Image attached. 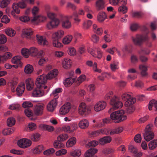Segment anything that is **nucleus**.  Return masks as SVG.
<instances>
[{"instance_id": "obj_1", "label": "nucleus", "mask_w": 157, "mask_h": 157, "mask_svg": "<svg viewBox=\"0 0 157 157\" xmlns=\"http://www.w3.org/2000/svg\"><path fill=\"white\" fill-rule=\"evenodd\" d=\"M47 79L45 75L43 74L38 77L36 81V87L33 90L32 95L34 97H39L43 96L49 90L48 86L45 85Z\"/></svg>"}, {"instance_id": "obj_2", "label": "nucleus", "mask_w": 157, "mask_h": 157, "mask_svg": "<svg viewBox=\"0 0 157 157\" xmlns=\"http://www.w3.org/2000/svg\"><path fill=\"white\" fill-rule=\"evenodd\" d=\"M124 112L121 110L112 113L110 115L111 119L115 123H118L126 119L127 117L124 115Z\"/></svg>"}, {"instance_id": "obj_3", "label": "nucleus", "mask_w": 157, "mask_h": 157, "mask_svg": "<svg viewBox=\"0 0 157 157\" xmlns=\"http://www.w3.org/2000/svg\"><path fill=\"white\" fill-rule=\"evenodd\" d=\"M60 19L61 22V25L63 28L69 29L71 27V23L69 19L71 18L72 16H68L63 14L59 15Z\"/></svg>"}, {"instance_id": "obj_4", "label": "nucleus", "mask_w": 157, "mask_h": 157, "mask_svg": "<svg viewBox=\"0 0 157 157\" xmlns=\"http://www.w3.org/2000/svg\"><path fill=\"white\" fill-rule=\"evenodd\" d=\"M78 111L79 115L86 116L90 113V109L85 103L82 102L79 104Z\"/></svg>"}, {"instance_id": "obj_5", "label": "nucleus", "mask_w": 157, "mask_h": 157, "mask_svg": "<svg viewBox=\"0 0 157 157\" xmlns=\"http://www.w3.org/2000/svg\"><path fill=\"white\" fill-rule=\"evenodd\" d=\"M60 24V20L57 18L52 19L46 25V28L48 30H51L57 28Z\"/></svg>"}, {"instance_id": "obj_6", "label": "nucleus", "mask_w": 157, "mask_h": 157, "mask_svg": "<svg viewBox=\"0 0 157 157\" xmlns=\"http://www.w3.org/2000/svg\"><path fill=\"white\" fill-rule=\"evenodd\" d=\"M143 135L144 139L147 141H149L154 138V134L151 131L149 125L146 126Z\"/></svg>"}, {"instance_id": "obj_7", "label": "nucleus", "mask_w": 157, "mask_h": 157, "mask_svg": "<svg viewBox=\"0 0 157 157\" xmlns=\"http://www.w3.org/2000/svg\"><path fill=\"white\" fill-rule=\"evenodd\" d=\"M44 105L40 103L34 106L33 108V114L36 116H40L43 114Z\"/></svg>"}, {"instance_id": "obj_8", "label": "nucleus", "mask_w": 157, "mask_h": 157, "mask_svg": "<svg viewBox=\"0 0 157 157\" xmlns=\"http://www.w3.org/2000/svg\"><path fill=\"white\" fill-rule=\"evenodd\" d=\"M48 19L47 16L43 14H39L34 16L31 21L32 22L35 23H44L46 22Z\"/></svg>"}, {"instance_id": "obj_9", "label": "nucleus", "mask_w": 157, "mask_h": 157, "mask_svg": "<svg viewBox=\"0 0 157 157\" xmlns=\"http://www.w3.org/2000/svg\"><path fill=\"white\" fill-rule=\"evenodd\" d=\"M17 144L19 147L22 148H25L31 146L32 142L29 139L23 138L18 140Z\"/></svg>"}, {"instance_id": "obj_10", "label": "nucleus", "mask_w": 157, "mask_h": 157, "mask_svg": "<svg viewBox=\"0 0 157 157\" xmlns=\"http://www.w3.org/2000/svg\"><path fill=\"white\" fill-rule=\"evenodd\" d=\"M110 103L115 109L121 108L123 106L122 103L119 101L118 98L115 96H114L111 99Z\"/></svg>"}, {"instance_id": "obj_11", "label": "nucleus", "mask_w": 157, "mask_h": 157, "mask_svg": "<svg viewBox=\"0 0 157 157\" xmlns=\"http://www.w3.org/2000/svg\"><path fill=\"white\" fill-rule=\"evenodd\" d=\"M123 130L122 127H117L113 129L104 128L105 134L112 135L115 134H118L121 132Z\"/></svg>"}, {"instance_id": "obj_12", "label": "nucleus", "mask_w": 157, "mask_h": 157, "mask_svg": "<svg viewBox=\"0 0 157 157\" xmlns=\"http://www.w3.org/2000/svg\"><path fill=\"white\" fill-rule=\"evenodd\" d=\"M106 106V103L104 101H99L94 105V109L95 111L99 112L103 110Z\"/></svg>"}, {"instance_id": "obj_13", "label": "nucleus", "mask_w": 157, "mask_h": 157, "mask_svg": "<svg viewBox=\"0 0 157 157\" xmlns=\"http://www.w3.org/2000/svg\"><path fill=\"white\" fill-rule=\"evenodd\" d=\"M70 103L67 102L63 105L60 109L59 113L60 114L64 115L68 113L71 108Z\"/></svg>"}, {"instance_id": "obj_14", "label": "nucleus", "mask_w": 157, "mask_h": 157, "mask_svg": "<svg viewBox=\"0 0 157 157\" xmlns=\"http://www.w3.org/2000/svg\"><path fill=\"white\" fill-rule=\"evenodd\" d=\"M12 9L11 11V14L13 17H16V14H19L20 13V10L16 2L13 3L12 5Z\"/></svg>"}, {"instance_id": "obj_15", "label": "nucleus", "mask_w": 157, "mask_h": 157, "mask_svg": "<svg viewBox=\"0 0 157 157\" xmlns=\"http://www.w3.org/2000/svg\"><path fill=\"white\" fill-rule=\"evenodd\" d=\"M44 149L42 145H39L34 147L32 150L33 154L35 155H40Z\"/></svg>"}, {"instance_id": "obj_16", "label": "nucleus", "mask_w": 157, "mask_h": 157, "mask_svg": "<svg viewBox=\"0 0 157 157\" xmlns=\"http://www.w3.org/2000/svg\"><path fill=\"white\" fill-rule=\"evenodd\" d=\"M58 74V70L55 69L49 71L47 75H45V76L47 79L51 80L55 78Z\"/></svg>"}, {"instance_id": "obj_17", "label": "nucleus", "mask_w": 157, "mask_h": 157, "mask_svg": "<svg viewBox=\"0 0 157 157\" xmlns=\"http://www.w3.org/2000/svg\"><path fill=\"white\" fill-rule=\"evenodd\" d=\"M98 150L95 148H90L87 150L85 153V157H97L95 154L97 152Z\"/></svg>"}, {"instance_id": "obj_18", "label": "nucleus", "mask_w": 157, "mask_h": 157, "mask_svg": "<svg viewBox=\"0 0 157 157\" xmlns=\"http://www.w3.org/2000/svg\"><path fill=\"white\" fill-rule=\"evenodd\" d=\"M25 90V85L24 83H21L17 86L16 91L17 95L18 96H21L24 92Z\"/></svg>"}, {"instance_id": "obj_19", "label": "nucleus", "mask_w": 157, "mask_h": 157, "mask_svg": "<svg viewBox=\"0 0 157 157\" xmlns=\"http://www.w3.org/2000/svg\"><path fill=\"white\" fill-rule=\"evenodd\" d=\"M26 89L29 91L33 90L34 86V83L33 80L30 78L27 79L25 81Z\"/></svg>"}, {"instance_id": "obj_20", "label": "nucleus", "mask_w": 157, "mask_h": 157, "mask_svg": "<svg viewBox=\"0 0 157 157\" xmlns=\"http://www.w3.org/2000/svg\"><path fill=\"white\" fill-rule=\"evenodd\" d=\"M12 56V55L10 52H6L3 55H0V62H2L3 63L8 59H10Z\"/></svg>"}, {"instance_id": "obj_21", "label": "nucleus", "mask_w": 157, "mask_h": 157, "mask_svg": "<svg viewBox=\"0 0 157 157\" xmlns=\"http://www.w3.org/2000/svg\"><path fill=\"white\" fill-rule=\"evenodd\" d=\"M57 104L55 100H51L47 105V109L49 112H52L55 110Z\"/></svg>"}, {"instance_id": "obj_22", "label": "nucleus", "mask_w": 157, "mask_h": 157, "mask_svg": "<svg viewBox=\"0 0 157 157\" xmlns=\"http://www.w3.org/2000/svg\"><path fill=\"white\" fill-rule=\"evenodd\" d=\"M139 69L140 71L141 75L142 76H147L148 75L147 67L144 64H140L139 66Z\"/></svg>"}, {"instance_id": "obj_23", "label": "nucleus", "mask_w": 157, "mask_h": 157, "mask_svg": "<svg viewBox=\"0 0 157 157\" xmlns=\"http://www.w3.org/2000/svg\"><path fill=\"white\" fill-rule=\"evenodd\" d=\"M105 2L103 0H97L95 2V7L98 10H103L105 8Z\"/></svg>"}, {"instance_id": "obj_24", "label": "nucleus", "mask_w": 157, "mask_h": 157, "mask_svg": "<svg viewBox=\"0 0 157 157\" xmlns=\"http://www.w3.org/2000/svg\"><path fill=\"white\" fill-rule=\"evenodd\" d=\"M107 18L106 13L104 12H100L98 14L97 21L100 23H102Z\"/></svg>"}, {"instance_id": "obj_25", "label": "nucleus", "mask_w": 157, "mask_h": 157, "mask_svg": "<svg viewBox=\"0 0 157 157\" xmlns=\"http://www.w3.org/2000/svg\"><path fill=\"white\" fill-rule=\"evenodd\" d=\"M39 127L41 130H46L49 132H53L55 130L53 126L43 124H40Z\"/></svg>"}, {"instance_id": "obj_26", "label": "nucleus", "mask_w": 157, "mask_h": 157, "mask_svg": "<svg viewBox=\"0 0 157 157\" xmlns=\"http://www.w3.org/2000/svg\"><path fill=\"white\" fill-rule=\"evenodd\" d=\"M79 127L82 129H85L89 126V122L88 120L86 119L81 120L78 123Z\"/></svg>"}, {"instance_id": "obj_27", "label": "nucleus", "mask_w": 157, "mask_h": 157, "mask_svg": "<svg viewBox=\"0 0 157 157\" xmlns=\"http://www.w3.org/2000/svg\"><path fill=\"white\" fill-rule=\"evenodd\" d=\"M64 32L62 30H59L54 33L52 35V39H60L64 35Z\"/></svg>"}, {"instance_id": "obj_28", "label": "nucleus", "mask_w": 157, "mask_h": 157, "mask_svg": "<svg viewBox=\"0 0 157 157\" xmlns=\"http://www.w3.org/2000/svg\"><path fill=\"white\" fill-rule=\"evenodd\" d=\"M36 40L38 43L40 45H47L48 44V42L45 39L43 38L42 36L39 35H37Z\"/></svg>"}, {"instance_id": "obj_29", "label": "nucleus", "mask_w": 157, "mask_h": 157, "mask_svg": "<svg viewBox=\"0 0 157 157\" xmlns=\"http://www.w3.org/2000/svg\"><path fill=\"white\" fill-rule=\"evenodd\" d=\"M82 154V151L80 148L73 149L70 152V155L73 157H79Z\"/></svg>"}, {"instance_id": "obj_30", "label": "nucleus", "mask_w": 157, "mask_h": 157, "mask_svg": "<svg viewBox=\"0 0 157 157\" xmlns=\"http://www.w3.org/2000/svg\"><path fill=\"white\" fill-rule=\"evenodd\" d=\"M23 34L27 38H30L33 34V31L30 28H26L22 30Z\"/></svg>"}, {"instance_id": "obj_31", "label": "nucleus", "mask_w": 157, "mask_h": 157, "mask_svg": "<svg viewBox=\"0 0 157 157\" xmlns=\"http://www.w3.org/2000/svg\"><path fill=\"white\" fill-rule=\"evenodd\" d=\"M72 64L71 61L68 58H65L62 62L63 67L66 69H68L71 67Z\"/></svg>"}, {"instance_id": "obj_32", "label": "nucleus", "mask_w": 157, "mask_h": 157, "mask_svg": "<svg viewBox=\"0 0 157 157\" xmlns=\"http://www.w3.org/2000/svg\"><path fill=\"white\" fill-rule=\"evenodd\" d=\"M93 29L94 32L98 35H101L103 33L102 29L101 27H99L96 24L93 25Z\"/></svg>"}, {"instance_id": "obj_33", "label": "nucleus", "mask_w": 157, "mask_h": 157, "mask_svg": "<svg viewBox=\"0 0 157 157\" xmlns=\"http://www.w3.org/2000/svg\"><path fill=\"white\" fill-rule=\"evenodd\" d=\"M76 142V138L75 137H71L68 140L66 143V146L67 147H71L75 144Z\"/></svg>"}, {"instance_id": "obj_34", "label": "nucleus", "mask_w": 157, "mask_h": 157, "mask_svg": "<svg viewBox=\"0 0 157 157\" xmlns=\"http://www.w3.org/2000/svg\"><path fill=\"white\" fill-rule=\"evenodd\" d=\"M112 138L109 136H105L100 139L99 140L100 144H105L109 143L111 141Z\"/></svg>"}, {"instance_id": "obj_35", "label": "nucleus", "mask_w": 157, "mask_h": 157, "mask_svg": "<svg viewBox=\"0 0 157 157\" xmlns=\"http://www.w3.org/2000/svg\"><path fill=\"white\" fill-rule=\"evenodd\" d=\"M132 40L134 43L136 45H141L142 42L140 35H137L135 38H133Z\"/></svg>"}, {"instance_id": "obj_36", "label": "nucleus", "mask_w": 157, "mask_h": 157, "mask_svg": "<svg viewBox=\"0 0 157 157\" xmlns=\"http://www.w3.org/2000/svg\"><path fill=\"white\" fill-rule=\"evenodd\" d=\"M101 134H105L104 129L92 132L90 133V135L92 137H96L99 136Z\"/></svg>"}, {"instance_id": "obj_37", "label": "nucleus", "mask_w": 157, "mask_h": 157, "mask_svg": "<svg viewBox=\"0 0 157 157\" xmlns=\"http://www.w3.org/2000/svg\"><path fill=\"white\" fill-rule=\"evenodd\" d=\"M75 80V78H67L64 82V85L66 87H69L73 83Z\"/></svg>"}, {"instance_id": "obj_38", "label": "nucleus", "mask_w": 157, "mask_h": 157, "mask_svg": "<svg viewBox=\"0 0 157 157\" xmlns=\"http://www.w3.org/2000/svg\"><path fill=\"white\" fill-rule=\"evenodd\" d=\"M24 71L25 73L30 74L33 71V68L32 65L28 64L25 67Z\"/></svg>"}, {"instance_id": "obj_39", "label": "nucleus", "mask_w": 157, "mask_h": 157, "mask_svg": "<svg viewBox=\"0 0 157 157\" xmlns=\"http://www.w3.org/2000/svg\"><path fill=\"white\" fill-rule=\"evenodd\" d=\"M5 32L8 36L11 37L14 36L16 33V31L10 28L6 29Z\"/></svg>"}, {"instance_id": "obj_40", "label": "nucleus", "mask_w": 157, "mask_h": 157, "mask_svg": "<svg viewBox=\"0 0 157 157\" xmlns=\"http://www.w3.org/2000/svg\"><path fill=\"white\" fill-rule=\"evenodd\" d=\"M132 94L130 92L125 93L121 96V99L124 101H127L132 97Z\"/></svg>"}, {"instance_id": "obj_41", "label": "nucleus", "mask_w": 157, "mask_h": 157, "mask_svg": "<svg viewBox=\"0 0 157 157\" xmlns=\"http://www.w3.org/2000/svg\"><path fill=\"white\" fill-rule=\"evenodd\" d=\"M12 62L14 64L22 66V63L21 61V58L19 56H15L13 57L11 60Z\"/></svg>"}, {"instance_id": "obj_42", "label": "nucleus", "mask_w": 157, "mask_h": 157, "mask_svg": "<svg viewBox=\"0 0 157 157\" xmlns=\"http://www.w3.org/2000/svg\"><path fill=\"white\" fill-rule=\"evenodd\" d=\"M15 129L13 128L4 129L2 131V134L4 135H9L13 133Z\"/></svg>"}, {"instance_id": "obj_43", "label": "nucleus", "mask_w": 157, "mask_h": 157, "mask_svg": "<svg viewBox=\"0 0 157 157\" xmlns=\"http://www.w3.org/2000/svg\"><path fill=\"white\" fill-rule=\"evenodd\" d=\"M72 36L71 35H68L64 37L63 40V42L64 44H69L72 39Z\"/></svg>"}, {"instance_id": "obj_44", "label": "nucleus", "mask_w": 157, "mask_h": 157, "mask_svg": "<svg viewBox=\"0 0 157 157\" xmlns=\"http://www.w3.org/2000/svg\"><path fill=\"white\" fill-rule=\"evenodd\" d=\"M136 101V99L132 97L126 101L124 105L126 106H133V104Z\"/></svg>"}, {"instance_id": "obj_45", "label": "nucleus", "mask_w": 157, "mask_h": 157, "mask_svg": "<svg viewBox=\"0 0 157 157\" xmlns=\"http://www.w3.org/2000/svg\"><path fill=\"white\" fill-rule=\"evenodd\" d=\"M12 0H2L0 2V7L4 8L6 7L10 3Z\"/></svg>"}, {"instance_id": "obj_46", "label": "nucleus", "mask_w": 157, "mask_h": 157, "mask_svg": "<svg viewBox=\"0 0 157 157\" xmlns=\"http://www.w3.org/2000/svg\"><path fill=\"white\" fill-rule=\"evenodd\" d=\"M148 147L150 150H153L157 147V140H154L150 142Z\"/></svg>"}, {"instance_id": "obj_47", "label": "nucleus", "mask_w": 157, "mask_h": 157, "mask_svg": "<svg viewBox=\"0 0 157 157\" xmlns=\"http://www.w3.org/2000/svg\"><path fill=\"white\" fill-rule=\"evenodd\" d=\"M68 138V135L66 134H62L59 136L57 137L58 141H64Z\"/></svg>"}, {"instance_id": "obj_48", "label": "nucleus", "mask_w": 157, "mask_h": 157, "mask_svg": "<svg viewBox=\"0 0 157 157\" xmlns=\"http://www.w3.org/2000/svg\"><path fill=\"white\" fill-rule=\"evenodd\" d=\"M21 53L23 56L26 58H28L30 54L29 50L26 48H23L22 49Z\"/></svg>"}, {"instance_id": "obj_49", "label": "nucleus", "mask_w": 157, "mask_h": 157, "mask_svg": "<svg viewBox=\"0 0 157 157\" xmlns=\"http://www.w3.org/2000/svg\"><path fill=\"white\" fill-rule=\"evenodd\" d=\"M60 142V141H58V140L54 141L53 145L55 148L59 149L63 148L64 147V145L63 144Z\"/></svg>"}, {"instance_id": "obj_50", "label": "nucleus", "mask_w": 157, "mask_h": 157, "mask_svg": "<svg viewBox=\"0 0 157 157\" xmlns=\"http://www.w3.org/2000/svg\"><path fill=\"white\" fill-rule=\"evenodd\" d=\"M15 119L13 117H10L8 118L7 121V124L8 126L10 127L13 125L15 123Z\"/></svg>"}, {"instance_id": "obj_51", "label": "nucleus", "mask_w": 157, "mask_h": 157, "mask_svg": "<svg viewBox=\"0 0 157 157\" xmlns=\"http://www.w3.org/2000/svg\"><path fill=\"white\" fill-rule=\"evenodd\" d=\"M92 22L90 20L84 21L83 24V28L85 29H88L91 25Z\"/></svg>"}, {"instance_id": "obj_52", "label": "nucleus", "mask_w": 157, "mask_h": 157, "mask_svg": "<svg viewBox=\"0 0 157 157\" xmlns=\"http://www.w3.org/2000/svg\"><path fill=\"white\" fill-rule=\"evenodd\" d=\"M30 54L32 56H35L38 54V50L34 47H32L29 49Z\"/></svg>"}, {"instance_id": "obj_53", "label": "nucleus", "mask_w": 157, "mask_h": 157, "mask_svg": "<svg viewBox=\"0 0 157 157\" xmlns=\"http://www.w3.org/2000/svg\"><path fill=\"white\" fill-rule=\"evenodd\" d=\"M52 44L54 47L56 48H60L62 46V44L59 41L58 39H52Z\"/></svg>"}, {"instance_id": "obj_54", "label": "nucleus", "mask_w": 157, "mask_h": 157, "mask_svg": "<svg viewBox=\"0 0 157 157\" xmlns=\"http://www.w3.org/2000/svg\"><path fill=\"white\" fill-rule=\"evenodd\" d=\"M118 63L116 62H114L111 63L110 65V67L111 70L114 71L118 69Z\"/></svg>"}, {"instance_id": "obj_55", "label": "nucleus", "mask_w": 157, "mask_h": 157, "mask_svg": "<svg viewBox=\"0 0 157 157\" xmlns=\"http://www.w3.org/2000/svg\"><path fill=\"white\" fill-rule=\"evenodd\" d=\"M46 14L47 18L48 17L49 19L51 20L56 18V17L57 16L56 13L51 11L48 12Z\"/></svg>"}, {"instance_id": "obj_56", "label": "nucleus", "mask_w": 157, "mask_h": 157, "mask_svg": "<svg viewBox=\"0 0 157 157\" xmlns=\"http://www.w3.org/2000/svg\"><path fill=\"white\" fill-rule=\"evenodd\" d=\"M138 52L140 54H144L145 55H148L150 53L151 51L148 49L144 48L141 49Z\"/></svg>"}, {"instance_id": "obj_57", "label": "nucleus", "mask_w": 157, "mask_h": 157, "mask_svg": "<svg viewBox=\"0 0 157 157\" xmlns=\"http://www.w3.org/2000/svg\"><path fill=\"white\" fill-rule=\"evenodd\" d=\"M144 16V13L141 12H134L132 13V16L134 17L140 18Z\"/></svg>"}, {"instance_id": "obj_58", "label": "nucleus", "mask_w": 157, "mask_h": 157, "mask_svg": "<svg viewBox=\"0 0 157 157\" xmlns=\"http://www.w3.org/2000/svg\"><path fill=\"white\" fill-rule=\"evenodd\" d=\"M24 113L26 116L28 117H32L34 115L32 110L29 109H25Z\"/></svg>"}, {"instance_id": "obj_59", "label": "nucleus", "mask_w": 157, "mask_h": 157, "mask_svg": "<svg viewBox=\"0 0 157 157\" xmlns=\"http://www.w3.org/2000/svg\"><path fill=\"white\" fill-rule=\"evenodd\" d=\"M9 108L11 110H19L21 108L19 105L17 104H13L10 105Z\"/></svg>"}, {"instance_id": "obj_60", "label": "nucleus", "mask_w": 157, "mask_h": 157, "mask_svg": "<svg viewBox=\"0 0 157 157\" xmlns=\"http://www.w3.org/2000/svg\"><path fill=\"white\" fill-rule=\"evenodd\" d=\"M66 8L71 9L73 10H75L77 9V6L74 4L70 2H68L66 5Z\"/></svg>"}, {"instance_id": "obj_61", "label": "nucleus", "mask_w": 157, "mask_h": 157, "mask_svg": "<svg viewBox=\"0 0 157 157\" xmlns=\"http://www.w3.org/2000/svg\"><path fill=\"white\" fill-rule=\"evenodd\" d=\"M55 151V150L53 148H50L44 151L43 154L44 155H48L52 154Z\"/></svg>"}, {"instance_id": "obj_62", "label": "nucleus", "mask_w": 157, "mask_h": 157, "mask_svg": "<svg viewBox=\"0 0 157 157\" xmlns=\"http://www.w3.org/2000/svg\"><path fill=\"white\" fill-rule=\"evenodd\" d=\"M67 152V150L65 149H61L56 151V155L57 156H59L65 154Z\"/></svg>"}, {"instance_id": "obj_63", "label": "nucleus", "mask_w": 157, "mask_h": 157, "mask_svg": "<svg viewBox=\"0 0 157 157\" xmlns=\"http://www.w3.org/2000/svg\"><path fill=\"white\" fill-rule=\"evenodd\" d=\"M16 3L20 9H25L27 6V4L26 3L21 1Z\"/></svg>"}, {"instance_id": "obj_64", "label": "nucleus", "mask_w": 157, "mask_h": 157, "mask_svg": "<svg viewBox=\"0 0 157 157\" xmlns=\"http://www.w3.org/2000/svg\"><path fill=\"white\" fill-rule=\"evenodd\" d=\"M157 104V101L155 100H151L149 103L148 105V109L150 110H152V107L154 106Z\"/></svg>"}]
</instances>
